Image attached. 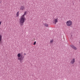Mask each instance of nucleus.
I'll list each match as a JSON object with an SVG mask.
<instances>
[{
	"instance_id": "nucleus-1",
	"label": "nucleus",
	"mask_w": 80,
	"mask_h": 80,
	"mask_svg": "<svg viewBox=\"0 0 80 80\" xmlns=\"http://www.w3.org/2000/svg\"><path fill=\"white\" fill-rule=\"evenodd\" d=\"M26 13L27 12H24V14L21 16L19 22L20 26H22L23 25V23L25 22V20H26V18H25V15H26Z\"/></svg>"
},
{
	"instance_id": "nucleus-2",
	"label": "nucleus",
	"mask_w": 80,
	"mask_h": 80,
	"mask_svg": "<svg viewBox=\"0 0 80 80\" xmlns=\"http://www.w3.org/2000/svg\"><path fill=\"white\" fill-rule=\"evenodd\" d=\"M18 60H20V63H22L23 62V58L24 56L22 55H21L20 53H19L17 55Z\"/></svg>"
},
{
	"instance_id": "nucleus-3",
	"label": "nucleus",
	"mask_w": 80,
	"mask_h": 80,
	"mask_svg": "<svg viewBox=\"0 0 80 80\" xmlns=\"http://www.w3.org/2000/svg\"><path fill=\"white\" fill-rule=\"evenodd\" d=\"M73 23L72 21L71 20H69L67 22L66 25L68 27H70L72 26V25Z\"/></svg>"
},
{
	"instance_id": "nucleus-4",
	"label": "nucleus",
	"mask_w": 80,
	"mask_h": 80,
	"mask_svg": "<svg viewBox=\"0 0 80 80\" xmlns=\"http://www.w3.org/2000/svg\"><path fill=\"white\" fill-rule=\"evenodd\" d=\"M58 18H54V20L53 21V23H55V24H56L57 22H58Z\"/></svg>"
},
{
	"instance_id": "nucleus-5",
	"label": "nucleus",
	"mask_w": 80,
	"mask_h": 80,
	"mask_svg": "<svg viewBox=\"0 0 80 80\" xmlns=\"http://www.w3.org/2000/svg\"><path fill=\"white\" fill-rule=\"evenodd\" d=\"M75 62V60L74 58H72L71 61L70 63L71 64H73Z\"/></svg>"
},
{
	"instance_id": "nucleus-6",
	"label": "nucleus",
	"mask_w": 80,
	"mask_h": 80,
	"mask_svg": "<svg viewBox=\"0 0 80 80\" xmlns=\"http://www.w3.org/2000/svg\"><path fill=\"white\" fill-rule=\"evenodd\" d=\"M70 47H71V48H73V49L74 50H77V48H76V47H75V46L73 45H71Z\"/></svg>"
},
{
	"instance_id": "nucleus-7",
	"label": "nucleus",
	"mask_w": 80,
	"mask_h": 80,
	"mask_svg": "<svg viewBox=\"0 0 80 80\" xmlns=\"http://www.w3.org/2000/svg\"><path fill=\"white\" fill-rule=\"evenodd\" d=\"M2 35L0 34V45H1L2 43Z\"/></svg>"
},
{
	"instance_id": "nucleus-8",
	"label": "nucleus",
	"mask_w": 80,
	"mask_h": 80,
	"mask_svg": "<svg viewBox=\"0 0 80 80\" xmlns=\"http://www.w3.org/2000/svg\"><path fill=\"white\" fill-rule=\"evenodd\" d=\"M25 6H21L20 8V10H24V9H25Z\"/></svg>"
},
{
	"instance_id": "nucleus-9",
	"label": "nucleus",
	"mask_w": 80,
	"mask_h": 80,
	"mask_svg": "<svg viewBox=\"0 0 80 80\" xmlns=\"http://www.w3.org/2000/svg\"><path fill=\"white\" fill-rule=\"evenodd\" d=\"M44 25L45 27H48V24L47 23H44Z\"/></svg>"
},
{
	"instance_id": "nucleus-10",
	"label": "nucleus",
	"mask_w": 80,
	"mask_h": 80,
	"mask_svg": "<svg viewBox=\"0 0 80 80\" xmlns=\"http://www.w3.org/2000/svg\"><path fill=\"white\" fill-rule=\"evenodd\" d=\"M17 17L19 16V12H18L16 14Z\"/></svg>"
},
{
	"instance_id": "nucleus-11",
	"label": "nucleus",
	"mask_w": 80,
	"mask_h": 80,
	"mask_svg": "<svg viewBox=\"0 0 80 80\" xmlns=\"http://www.w3.org/2000/svg\"><path fill=\"white\" fill-rule=\"evenodd\" d=\"M53 40L52 39L50 41V43H53Z\"/></svg>"
},
{
	"instance_id": "nucleus-12",
	"label": "nucleus",
	"mask_w": 80,
	"mask_h": 80,
	"mask_svg": "<svg viewBox=\"0 0 80 80\" xmlns=\"http://www.w3.org/2000/svg\"><path fill=\"white\" fill-rule=\"evenodd\" d=\"M36 44V41H35L34 42L33 45H35Z\"/></svg>"
},
{
	"instance_id": "nucleus-13",
	"label": "nucleus",
	"mask_w": 80,
	"mask_h": 80,
	"mask_svg": "<svg viewBox=\"0 0 80 80\" xmlns=\"http://www.w3.org/2000/svg\"><path fill=\"white\" fill-rule=\"evenodd\" d=\"M2 24V22H1V21H0V26L1 25V24Z\"/></svg>"
},
{
	"instance_id": "nucleus-14",
	"label": "nucleus",
	"mask_w": 80,
	"mask_h": 80,
	"mask_svg": "<svg viewBox=\"0 0 80 80\" xmlns=\"http://www.w3.org/2000/svg\"><path fill=\"white\" fill-rule=\"evenodd\" d=\"M79 64L80 65V61L79 62Z\"/></svg>"
},
{
	"instance_id": "nucleus-15",
	"label": "nucleus",
	"mask_w": 80,
	"mask_h": 80,
	"mask_svg": "<svg viewBox=\"0 0 80 80\" xmlns=\"http://www.w3.org/2000/svg\"><path fill=\"white\" fill-rule=\"evenodd\" d=\"M27 55V54H26V53H24V55Z\"/></svg>"
}]
</instances>
